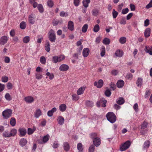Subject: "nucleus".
<instances>
[{
	"mask_svg": "<svg viewBox=\"0 0 152 152\" xmlns=\"http://www.w3.org/2000/svg\"><path fill=\"white\" fill-rule=\"evenodd\" d=\"M106 116L107 120L112 123H114L116 121V116L113 112L108 113L106 115Z\"/></svg>",
	"mask_w": 152,
	"mask_h": 152,
	"instance_id": "1",
	"label": "nucleus"
},
{
	"mask_svg": "<svg viewBox=\"0 0 152 152\" xmlns=\"http://www.w3.org/2000/svg\"><path fill=\"white\" fill-rule=\"evenodd\" d=\"M48 39L50 41L52 42H55L56 36L55 31L53 29H50L48 33Z\"/></svg>",
	"mask_w": 152,
	"mask_h": 152,
	"instance_id": "2",
	"label": "nucleus"
},
{
	"mask_svg": "<svg viewBox=\"0 0 152 152\" xmlns=\"http://www.w3.org/2000/svg\"><path fill=\"white\" fill-rule=\"evenodd\" d=\"M131 143L130 141L128 140L124 144H122L120 147V150L121 151H125L129 147Z\"/></svg>",
	"mask_w": 152,
	"mask_h": 152,
	"instance_id": "3",
	"label": "nucleus"
},
{
	"mask_svg": "<svg viewBox=\"0 0 152 152\" xmlns=\"http://www.w3.org/2000/svg\"><path fill=\"white\" fill-rule=\"evenodd\" d=\"M12 113V111L10 109L6 110L2 113V115L4 119H7L10 117Z\"/></svg>",
	"mask_w": 152,
	"mask_h": 152,
	"instance_id": "4",
	"label": "nucleus"
},
{
	"mask_svg": "<svg viewBox=\"0 0 152 152\" xmlns=\"http://www.w3.org/2000/svg\"><path fill=\"white\" fill-rule=\"evenodd\" d=\"M8 40L7 37L5 36H2L0 39V44L1 45H4L6 44Z\"/></svg>",
	"mask_w": 152,
	"mask_h": 152,
	"instance_id": "5",
	"label": "nucleus"
},
{
	"mask_svg": "<svg viewBox=\"0 0 152 152\" xmlns=\"http://www.w3.org/2000/svg\"><path fill=\"white\" fill-rule=\"evenodd\" d=\"M93 142L95 146H98L101 143L100 138L98 137H96L94 139Z\"/></svg>",
	"mask_w": 152,
	"mask_h": 152,
	"instance_id": "6",
	"label": "nucleus"
},
{
	"mask_svg": "<svg viewBox=\"0 0 152 152\" xmlns=\"http://www.w3.org/2000/svg\"><path fill=\"white\" fill-rule=\"evenodd\" d=\"M103 85V81L102 80L100 79L98 80V82H95L94 85L95 86H96L98 88H101Z\"/></svg>",
	"mask_w": 152,
	"mask_h": 152,
	"instance_id": "7",
	"label": "nucleus"
},
{
	"mask_svg": "<svg viewBox=\"0 0 152 152\" xmlns=\"http://www.w3.org/2000/svg\"><path fill=\"white\" fill-rule=\"evenodd\" d=\"M107 102V101L105 99L103 98L102 99V100H100L97 102L96 105L97 107H99L100 106V104L101 103L103 102V104H102V106L103 107H104L106 106V103Z\"/></svg>",
	"mask_w": 152,
	"mask_h": 152,
	"instance_id": "8",
	"label": "nucleus"
},
{
	"mask_svg": "<svg viewBox=\"0 0 152 152\" xmlns=\"http://www.w3.org/2000/svg\"><path fill=\"white\" fill-rule=\"evenodd\" d=\"M69 68V66L68 65L63 64L60 66L59 69L61 71L64 72L67 70Z\"/></svg>",
	"mask_w": 152,
	"mask_h": 152,
	"instance_id": "9",
	"label": "nucleus"
},
{
	"mask_svg": "<svg viewBox=\"0 0 152 152\" xmlns=\"http://www.w3.org/2000/svg\"><path fill=\"white\" fill-rule=\"evenodd\" d=\"M18 131L20 133V137L24 136L27 132L26 129L23 128L19 129L18 130Z\"/></svg>",
	"mask_w": 152,
	"mask_h": 152,
	"instance_id": "10",
	"label": "nucleus"
},
{
	"mask_svg": "<svg viewBox=\"0 0 152 152\" xmlns=\"http://www.w3.org/2000/svg\"><path fill=\"white\" fill-rule=\"evenodd\" d=\"M68 28L71 31L74 29V24L73 22L72 21H69L68 23Z\"/></svg>",
	"mask_w": 152,
	"mask_h": 152,
	"instance_id": "11",
	"label": "nucleus"
},
{
	"mask_svg": "<svg viewBox=\"0 0 152 152\" xmlns=\"http://www.w3.org/2000/svg\"><path fill=\"white\" fill-rule=\"evenodd\" d=\"M89 53V50L88 48H84L83 51V55L84 57H87Z\"/></svg>",
	"mask_w": 152,
	"mask_h": 152,
	"instance_id": "12",
	"label": "nucleus"
},
{
	"mask_svg": "<svg viewBox=\"0 0 152 152\" xmlns=\"http://www.w3.org/2000/svg\"><path fill=\"white\" fill-rule=\"evenodd\" d=\"M24 99L26 102L28 103H31L34 101V99L31 96H28L25 97Z\"/></svg>",
	"mask_w": 152,
	"mask_h": 152,
	"instance_id": "13",
	"label": "nucleus"
},
{
	"mask_svg": "<svg viewBox=\"0 0 152 152\" xmlns=\"http://www.w3.org/2000/svg\"><path fill=\"white\" fill-rule=\"evenodd\" d=\"M42 111L40 109L36 110L34 113V116L36 118H38L42 115Z\"/></svg>",
	"mask_w": 152,
	"mask_h": 152,
	"instance_id": "14",
	"label": "nucleus"
},
{
	"mask_svg": "<svg viewBox=\"0 0 152 152\" xmlns=\"http://www.w3.org/2000/svg\"><path fill=\"white\" fill-rule=\"evenodd\" d=\"M57 121L58 124L61 125L64 124V119L63 117L59 116L58 117Z\"/></svg>",
	"mask_w": 152,
	"mask_h": 152,
	"instance_id": "15",
	"label": "nucleus"
},
{
	"mask_svg": "<svg viewBox=\"0 0 152 152\" xmlns=\"http://www.w3.org/2000/svg\"><path fill=\"white\" fill-rule=\"evenodd\" d=\"M151 29L148 28L146 29L144 32L145 36V37H148L150 36Z\"/></svg>",
	"mask_w": 152,
	"mask_h": 152,
	"instance_id": "16",
	"label": "nucleus"
},
{
	"mask_svg": "<svg viewBox=\"0 0 152 152\" xmlns=\"http://www.w3.org/2000/svg\"><path fill=\"white\" fill-rule=\"evenodd\" d=\"M117 87L118 88H121L124 85V82L122 80H120L118 81L117 83Z\"/></svg>",
	"mask_w": 152,
	"mask_h": 152,
	"instance_id": "17",
	"label": "nucleus"
},
{
	"mask_svg": "<svg viewBox=\"0 0 152 152\" xmlns=\"http://www.w3.org/2000/svg\"><path fill=\"white\" fill-rule=\"evenodd\" d=\"M144 50L147 53H149L151 55H152V47L151 48H150L149 46H146Z\"/></svg>",
	"mask_w": 152,
	"mask_h": 152,
	"instance_id": "18",
	"label": "nucleus"
},
{
	"mask_svg": "<svg viewBox=\"0 0 152 152\" xmlns=\"http://www.w3.org/2000/svg\"><path fill=\"white\" fill-rule=\"evenodd\" d=\"M27 141L26 139L22 138L21 139L19 142V144L22 147L24 146L27 143Z\"/></svg>",
	"mask_w": 152,
	"mask_h": 152,
	"instance_id": "19",
	"label": "nucleus"
},
{
	"mask_svg": "<svg viewBox=\"0 0 152 152\" xmlns=\"http://www.w3.org/2000/svg\"><path fill=\"white\" fill-rule=\"evenodd\" d=\"M115 54L117 56L121 57L123 55L124 53L122 50H118L116 51Z\"/></svg>",
	"mask_w": 152,
	"mask_h": 152,
	"instance_id": "20",
	"label": "nucleus"
},
{
	"mask_svg": "<svg viewBox=\"0 0 152 152\" xmlns=\"http://www.w3.org/2000/svg\"><path fill=\"white\" fill-rule=\"evenodd\" d=\"M63 147L64 150L67 151L70 148V147L69 143L67 142H64L63 144Z\"/></svg>",
	"mask_w": 152,
	"mask_h": 152,
	"instance_id": "21",
	"label": "nucleus"
},
{
	"mask_svg": "<svg viewBox=\"0 0 152 152\" xmlns=\"http://www.w3.org/2000/svg\"><path fill=\"white\" fill-rule=\"evenodd\" d=\"M150 144V142L149 140L145 141L144 143L143 148L144 149L148 148H149Z\"/></svg>",
	"mask_w": 152,
	"mask_h": 152,
	"instance_id": "22",
	"label": "nucleus"
},
{
	"mask_svg": "<svg viewBox=\"0 0 152 152\" xmlns=\"http://www.w3.org/2000/svg\"><path fill=\"white\" fill-rule=\"evenodd\" d=\"M85 90V88L84 87H80L77 90V94L78 95L82 94Z\"/></svg>",
	"mask_w": 152,
	"mask_h": 152,
	"instance_id": "23",
	"label": "nucleus"
},
{
	"mask_svg": "<svg viewBox=\"0 0 152 152\" xmlns=\"http://www.w3.org/2000/svg\"><path fill=\"white\" fill-rule=\"evenodd\" d=\"M50 44L48 41H47L45 45V49L48 52L50 51Z\"/></svg>",
	"mask_w": 152,
	"mask_h": 152,
	"instance_id": "24",
	"label": "nucleus"
},
{
	"mask_svg": "<svg viewBox=\"0 0 152 152\" xmlns=\"http://www.w3.org/2000/svg\"><path fill=\"white\" fill-rule=\"evenodd\" d=\"M142 79L141 78H138L137 80L136 84L138 87H141L142 84Z\"/></svg>",
	"mask_w": 152,
	"mask_h": 152,
	"instance_id": "25",
	"label": "nucleus"
},
{
	"mask_svg": "<svg viewBox=\"0 0 152 152\" xmlns=\"http://www.w3.org/2000/svg\"><path fill=\"white\" fill-rule=\"evenodd\" d=\"M124 98L121 97H119L117 101V103L119 105L123 104L124 102Z\"/></svg>",
	"mask_w": 152,
	"mask_h": 152,
	"instance_id": "26",
	"label": "nucleus"
},
{
	"mask_svg": "<svg viewBox=\"0 0 152 152\" xmlns=\"http://www.w3.org/2000/svg\"><path fill=\"white\" fill-rule=\"evenodd\" d=\"M66 106L65 104H62L59 106V110L61 112H64L65 111Z\"/></svg>",
	"mask_w": 152,
	"mask_h": 152,
	"instance_id": "27",
	"label": "nucleus"
},
{
	"mask_svg": "<svg viewBox=\"0 0 152 152\" xmlns=\"http://www.w3.org/2000/svg\"><path fill=\"white\" fill-rule=\"evenodd\" d=\"M37 8L40 13H42L43 12L44 8L42 5V4H38Z\"/></svg>",
	"mask_w": 152,
	"mask_h": 152,
	"instance_id": "28",
	"label": "nucleus"
},
{
	"mask_svg": "<svg viewBox=\"0 0 152 152\" xmlns=\"http://www.w3.org/2000/svg\"><path fill=\"white\" fill-rule=\"evenodd\" d=\"M47 3L48 6L50 8L52 7L54 5V3L52 0H48Z\"/></svg>",
	"mask_w": 152,
	"mask_h": 152,
	"instance_id": "29",
	"label": "nucleus"
},
{
	"mask_svg": "<svg viewBox=\"0 0 152 152\" xmlns=\"http://www.w3.org/2000/svg\"><path fill=\"white\" fill-rule=\"evenodd\" d=\"M90 0H85L83 1V6L86 8H87L88 6V4L90 3Z\"/></svg>",
	"mask_w": 152,
	"mask_h": 152,
	"instance_id": "30",
	"label": "nucleus"
},
{
	"mask_svg": "<svg viewBox=\"0 0 152 152\" xmlns=\"http://www.w3.org/2000/svg\"><path fill=\"white\" fill-rule=\"evenodd\" d=\"M119 41L121 44H124L126 42V38L125 37H121L120 38Z\"/></svg>",
	"mask_w": 152,
	"mask_h": 152,
	"instance_id": "31",
	"label": "nucleus"
},
{
	"mask_svg": "<svg viewBox=\"0 0 152 152\" xmlns=\"http://www.w3.org/2000/svg\"><path fill=\"white\" fill-rule=\"evenodd\" d=\"M10 124L13 126H14L16 124V121L15 119L14 118H11L10 121Z\"/></svg>",
	"mask_w": 152,
	"mask_h": 152,
	"instance_id": "32",
	"label": "nucleus"
},
{
	"mask_svg": "<svg viewBox=\"0 0 152 152\" xmlns=\"http://www.w3.org/2000/svg\"><path fill=\"white\" fill-rule=\"evenodd\" d=\"M88 25L87 24H85L82 27V31L83 33H85L86 32L88 28Z\"/></svg>",
	"mask_w": 152,
	"mask_h": 152,
	"instance_id": "33",
	"label": "nucleus"
},
{
	"mask_svg": "<svg viewBox=\"0 0 152 152\" xmlns=\"http://www.w3.org/2000/svg\"><path fill=\"white\" fill-rule=\"evenodd\" d=\"M77 148L80 152H82L83 151L82 145L80 143H79L77 145Z\"/></svg>",
	"mask_w": 152,
	"mask_h": 152,
	"instance_id": "34",
	"label": "nucleus"
},
{
	"mask_svg": "<svg viewBox=\"0 0 152 152\" xmlns=\"http://www.w3.org/2000/svg\"><path fill=\"white\" fill-rule=\"evenodd\" d=\"M86 105L88 107H92L93 106V103L91 101H87L86 102Z\"/></svg>",
	"mask_w": 152,
	"mask_h": 152,
	"instance_id": "35",
	"label": "nucleus"
},
{
	"mask_svg": "<svg viewBox=\"0 0 152 152\" xmlns=\"http://www.w3.org/2000/svg\"><path fill=\"white\" fill-rule=\"evenodd\" d=\"M34 18L31 15L28 16V21L30 23L33 24H34L35 22L34 20Z\"/></svg>",
	"mask_w": 152,
	"mask_h": 152,
	"instance_id": "36",
	"label": "nucleus"
},
{
	"mask_svg": "<svg viewBox=\"0 0 152 152\" xmlns=\"http://www.w3.org/2000/svg\"><path fill=\"white\" fill-rule=\"evenodd\" d=\"M110 42V39L107 38H105L103 41V43L105 45H108Z\"/></svg>",
	"mask_w": 152,
	"mask_h": 152,
	"instance_id": "37",
	"label": "nucleus"
},
{
	"mask_svg": "<svg viewBox=\"0 0 152 152\" xmlns=\"http://www.w3.org/2000/svg\"><path fill=\"white\" fill-rule=\"evenodd\" d=\"M3 136L5 137H11L10 133L8 131H5L3 133Z\"/></svg>",
	"mask_w": 152,
	"mask_h": 152,
	"instance_id": "38",
	"label": "nucleus"
},
{
	"mask_svg": "<svg viewBox=\"0 0 152 152\" xmlns=\"http://www.w3.org/2000/svg\"><path fill=\"white\" fill-rule=\"evenodd\" d=\"M17 132V130L15 129H12L10 131V134L11 136H14L16 134Z\"/></svg>",
	"mask_w": 152,
	"mask_h": 152,
	"instance_id": "39",
	"label": "nucleus"
},
{
	"mask_svg": "<svg viewBox=\"0 0 152 152\" xmlns=\"http://www.w3.org/2000/svg\"><path fill=\"white\" fill-rule=\"evenodd\" d=\"M40 61L41 64H45L46 62L45 58L43 56L41 57L40 58Z\"/></svg>",
	"mask_w": 152,
	"mask_h": 152,
	"instance_id": "40",
	"label": "nucleus"
},
{
	"mask_svg": "<svg viewBox=\"0 0 152 152\" xmlns=\"http://www.w3.org/2000/svg\"><path fill=\"white\" fill-rule=\"evenodd\" d=\"M36 76V78L37 79L39 80L42 78L43 76L41 74L39 73H36L35 74Z\"/></svg>",
	"mask_w": 152,
	"mask_h": 152,
	"instance_id": "41",
	"label": "nucleus"
},
{
	"mask_svg": "<svg viewBox=\"0 0 152 152\" xmlns=\"http://www.w3.org/2000/svg\"><path fill=\"white\" fill-rule=\"evenodd\" d=\"M104 94L106 96L109 97L111 95V93L110 90L109 89H107L105 91Z\"/></svg>",
	"mask_w": 152,
	"mask_h": 152,
	"instance_id": "42",
	"label": "nucleus"
},
{
	"mask_svg": "<svg viewBox=\"0 0 152 152\" xmlns=\"http://www.w3.org/2000/svg\"><path fill=\"white\" fill-rule=\"evenodd\" d=\"M58 56H54L53 57L52 59V61L54 63H56L58 62Z\"/></svg>",
	"mask_w": 152,
	"mask_h": 152,
	"instance_id": "43",
	"label": "nucleus"
},
{
	"mask_svg": "<svg viewBox=\"0 0 152 152\" xmlns=\"http://www.w3.org/2000/svg\"><path fill=\"white\" fill-rule=\"evenodd\" d=\"M99 25L96 24L94 26L93 28V31L94 32H97L99 31Z\"/></svg>",
	"mask_w": 152,
	"mask_h": 152,
	"instance_id": "44",
	"label": "nucleus"
},
{
	"mask_svg": "<svg viewBox=\"0 0 152 152\" xmlns=\"http://www.w3.org/2000/svg\"><path fill=\"white\" fill-rule=\"evenodd\" d=\"M46 75L49 76L50 79L52 80L54 77V75L53 73H50L49 72H48L46 74Z\"/></svg>",
	"mask_w": 152,
	"mask_h": 152,
	"instance_id": "45",
	"label": "nucleus"
},
{
	"mask_svg": "<svg viewBox=\"0 0 152 152\" xmlns=\"http://www.w3.org/2000/svg\"><path fill=\"white\" fill-rule=\"evenodd\" d=\"M30 40L29 37L28 36H26L24 37L23 42L25 43H28Z\"/></svg>",
	"mask_w": 152,
	"mask_h": 152,
	"instance_id": "46",
	"label": "nucleus"
},
{
	"mask_svg": "<svg viewBox=\"0 0 152 152\" xmlns=\"http://www.w3.org/2000/svg\"><path fill=\"white\" fill-rule=\"evenodd\" d=\"M58 62H60V61L64 60L65 58V56L63 55H60L58 56Z\"/></svg>",
	"mask_w": 152,
	"mask_h": 152,
	"instance_id": "47",
	"label": "nucleus"
},
{
	"mask_svg": "<svg viewBox=\"0 0 152 152\" xmlns=\"http://www.w3.org/2000/svg\"><path fill=\"white\" fill-rule=\"evenodd\" d=\"M20 27L22 29H24L26 27L25 22L23 21L21 22L20 24Z\"/></svg>",
	"mask_w": 152,
	"mask_h": 152,
	"instance_id": "48",
	"label": "nucleus"
},
{
	"mask_svg": "<svg viewBox=\"0 0 152 152\" xmlns=\"http://www.w3.org/2000/svg\"><path fill=\"white\" fill-rule=\"evenodd\" d=\"M49 139V135L47 134L46 135L44 136L43 138V141L45 143Z\"/></svg>",
	"mask_w": 152,
	"mask_h": 152,
	"instance_id": "49",
	"label": "nucleus"
},
{
	"mask_svg": "<svg viewBox=\"0 0 152 152\" xmlns=\"http://www.w3.org/2000/svg\"><path fill=\"white\" fill-rule=\"evenodd\" d=\"M5 99L8 101H10L12 99V98L9 93H6L5 96Z\"/></svg>",
	"mask_w": 152,
	"mask_h": 152,
	"instance_id": "50",
	"label": "nucleus"
},
{
	"mask_svg": "<svg viewBox=\"0 0 152 152\" xmlns=\"http://www.w3.org/2000/svg\"><path fill=\"white\" fill-rule=\"evenodd\" d=\"M112 14H113V18H116V17L118 14V13L117 11H115V9H114L113 10Z\"/></svg>",
	"mask_w": 152,
	"mask_h": 152,
	"instance_id": "51",
	"label": "nucleus"
},
{
	"mask_svg": "<svg viewBox=\"0 0 152 152\" xmlns=\"http://www.w3.org/2000/svg\"><path fill=\"white\" fill-rule=\"evenodd\" d=\"M92 12L93 15L95 16H97L98 15L99 11L98 10H97L94 9L92 10Z\"/></svg>",
	"mask_w": 152,
	"mask_h": 152,
	"instance_id": "52",
	"label": "nucleus"
},
{
	"mask_svg": "<svg viewBox=\"0 0 152 152\" xmlns=\"http://www.w3.org/2000/svg\"><path fill=\"white\" fill-rule=\"evenodd\" d=\"M120 23L121 24H125L126 23V21L124 17H123L121 19Z\"/></svg>",
	"mask_w": 152,
	"mask_h": 152,
	"instance_id": "53",
	"label": "nucleus"
},
{
	"mask_svg": "<svg viewBox=\"0 0 152 152\" xmlns=\"http://www.w3.org/2000/svg\"><path fill=\"white\" fill-rule=\"evenodd\" d=\"M72 99L74 101H77L79 99V97L76 94H73L72 96Z\"/></svg>",
	"mask_w": 152,
	"mask_h": 152,
	"instance_id": "54",
	"label": "nucleus"
},
{
	"mask_svg": "<svg viewBox=\"0 0 152 152\" xmlns=\"http://www.w3.org/2000/svg\"><path fill=\"white\" fill-rule=\"evenodd\" d=\"M110 88L113 90H114L116 88V86L113 83L111 82L110 84Z\"/></svg>",
	"mask_w": 152,
	"mask_h": 152,
	"instance_id": "55",
	"label": "nucleus"
},
{
	"mask_svg": "<svg viewBox=\"0 0 152 152\" xmlns=\"http://www.w3.org/2000/svg\"><path fill=\"white\" fill-rule=\"evenodd\" d=\"M148 123L147 122L144 121L142 124L141 125V128L142 129H144L147 127Z\"/></svg>",
	"mask_w": 152,
	"mask_h": 152,
	"instance_id": "56",
	"label": "nucleus"
},
{
	"mask_svg": "<svg viewBox=\"0 0 152 152\" xmlns=\"http://www.w3.org/2000/svg\"><path fill=\"white\" fill-rule=\"evenodd\" d=\"M102 50L101 53L100 54L102 56H103L105 54V49L104 47H102Z\"/></svg>",
	"mask_w": 152,
	"mask_h": 152,
	"instance_id": "57",
	"label": "nucleus"
},
{
	"mask_svg": "<svg viewBox=\"0 0 152 152\" xmlns=\"http://www.w3.org/2000/svg\"><path fill=\"white\" fill-rule=\"evenodd\" d=\"M37 37L39 38L37 40V42L39 43H40L42 42V40L43 39V37L41 35H39Z\"/></svg>",
	"mask_w": 152,
	"mask_h": 152,
	"instance_id": "58",
	"label": "nucleus"
},
{
	"mask_svg": "<svg viewBox=\"0 0 152 152\" xmlns=\"http://www.w3.org/2000/svg\"><path fill=\"white\" fill-rule=\"evenodd\" d=\"M8 80V77H7L4 76L2 77L1 79L2 82L4 83L7 82Z\"/></svg>",
	"mask_w": 152,
	"mask_h": 152,
	"instance_id": "59",
	"label": "nucleus"
},
{
	"mask_svg": "<svg viewBox=\"0 0 152 152\" xmlns=\"http://www.w3.org/2000/svg\"><path fill=\"white\" fill-rule=\"evenodd\" d=\"M95 150V146L94 145H91L89 148V152H93Z\"/></svg>",
	"mask_w": 152,
	"mask_h": 152,
	"instance_id": "60",
	"label": "nucleus"
},
{
	"mask_svg": "<svg viewBox=\"0 0 152 152\" xmlns=\"http://www.w3.org/2000/svg\"><path fill=\"white\" fill-rule=\"evenodd\" d=\"M133 108L135 112H137L138 111V106L137 103H135L134 104Z\"/></svg>",
	"mask_w": 152,
	"mask_h": 152,
	"instance_id": "61",
	"label": "nucleus"
},
{
	"mask_svg": "<svg viewBox=\"0 0 152 152\" xmlns=\"http://www.w3.org/2000/svg\"><path fill=\"white\" fill-rule=\"evenodd\" d=\"M126 77L128 79L131 80L133 77V75L131 73H129L127 74Z\"/></svg>",
	"mask_w": 152,
	"mask_h": 152,
	"instance_id": "62",
	"label": "nucleus"
},
{
	"mask_svg": "<svg viewBox=\"0 0 152 152\" xmlns=\"http://www.w3.org/2000/svg\"><path fill=\"white\" fill-rule=\"evenodd\" d=\"M80 2V0H74L73 3L74 5L75 6L77 7L79 5Z\"/></svg>",
	"mask_w": 152,
	"mask_h": 152,
	"instance_id": "63",
	"label": "nucleus"
},
{
	"mask_svg": "<svg viewBox=\"0 0 152 152\" xmlns=\"http://www.w3.org/2000/svg\"><path fill=\"white\" fill-rule=\"evenodd\" d=\"M151 7H152V0H151L149 3L147 4L145 7L147 9H149Z\"/></svg>",
	"mask_w": 152,
	"mask_h": 152,
	"instance_id": "64",
	"label": "nucleus"
}]
</instances>
